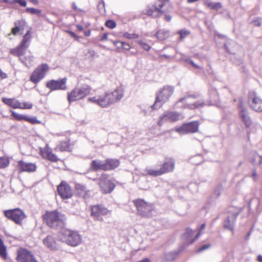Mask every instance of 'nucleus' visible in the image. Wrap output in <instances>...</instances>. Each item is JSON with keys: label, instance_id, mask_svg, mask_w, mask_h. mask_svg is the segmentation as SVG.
Masks as SVG:
<instances>
[{"label": "nucleus", "instance_id": "a211bd4d", "mask_svg": "<svg viewBox=\"0 0 262 262\" xmlns=\"http://www.w3.org/2000/svg\"><path fill=\"white\" fill-rule=\"evenodd\" d=\"M58 195L63 200L70 199L73 196V191L71 187L66 182L62 181L57 186Z\"/></svg>", "mask_w": 262, "mask_h": 262}, {"label": "nucleus", "instance_id": "b1692460", "mask_svg": "<svg viewBox=\"0 0 262 262\" xmlns=\"http://www.w3.org/2000/svg\"><path fill=\"white\" fill-rule=\"evenodd\" d=\"M14 25L15 27L12 29V33L16 35L18 32L20 31H23L24 28L25 26L26 25V22L24 19H20L16 20L14 22Z\"/></svg>", "mask_w": 262, "mask_h": 262}, {"label": "nucleus", "instance_id": "864d4df0", "mask_svg": "<svg viewBox=\"0 0 262 262\" xmlns=\"http://www.w3.org/2000/svg\"><path fill=\"white\" fill-rule=\"evenodd\" d=\"M32 104L30 102H24L23 104L21 103V107L19 108L21 109H30L32 107Z\"/></svg>", "mask_w": 262, "mask_h": 262}, {"label": "nucleus", "instance_id": "6e6552de", "mask_svg": "<svg viewBox=\"0 0 262 262\" xmlns=\"http://www.w3.org/2000/svg\"><path fill=\"white\" fill-rule=\"evenodd\" d=\"M49 70L47 63H42L37 67L31 74L30 80L34 84H37L46 76Z\"/></svg>", "mask_w": 262, "mask_h": 262}, {"label": "nucleus", "instance_id": "58836bf2", "mask_svg": "<svg viewBox=\"0 0 262 262\" xmlns=\"http://www.w3.org/2000/svg\"><path fill=\"white\" fill-rule=\"evenodd\" d=\"M249 162L252 164H261L262 157L256 152H253L252 154V158Z\"/></svg>", "mask_w": 262, "mask_h": 262}, {"label": "nucleus", "instance_id": "5fc2aeb1", "mask_svg": "<svg viewBox=\"0 0 262 262\" xmlns=\"http://www.w3.org/2000/svg\"><path fill=\"white\" fill-rule=\"evenodd\" d=\"M25 120L33 124L39 122L36 117H29L27 116H26Z\"/></svg>", "mask_w": 262, "mask_h": 262}, {"label": "nucleus", "instance_id": "412c9836", "mask_svg": "<svg viewBox=\"0 0 262 262\" xmlns=\"http://www.w3.org/2000/svg\"><path fill=\"white\" fill-rule=\"evenodd\" d=\"M40 152L43 158L52 162H57L60 161V159L48 148L40 149Z\"/></svg>", "mask_w": 262, "mask_h": 262}, {"label": "nucleus", "instance_id": "c9c22d12", "mask_svg": "<svg viewBox=\"0 0 262 262\" xmlns=\"http://www.w3.org/2000/svg\"><path fill=\"white\" fill-rule=\"evenodd\" d=\"M193 230L190 228L185 230V232L182 235V238L185 240V243L189 244L190 241L192 239Z\"/></svg>", "mask_w": 262, "mask_h": 262}, {"label": "nucleus", "instance_id": "39448f33", "mask_svg": "<svg viewBox=\"0 0 262 262\" xmlns=\"http://www.w3.org/2000/svg\"><path fill=\"white\" fill-rule=\"evenodd\" d=\"M4 214L7 219L12 221L16 225H21L23 221L27 217L24 211L19 208L5 210L4 211Z\"/></svg>", "mask_w": 262, "mask_h": 262}, {"label": "nucleus", "instance_id": "72a5a7b5", "mask_svg": "<svg viewBox=\"0 0 262 262\" xmlns=\"http://www.w3.org/2000/svg\"><path fill=\"white\" fill-rule=\"evenodd\" d=\"M118 165H92V168L95 170H104L114 169L117 167Z\"/></svg>", "mask_w": 262, "mask_h": 262}, {"label": "nucleus", "instance_id": "4d7b16f0", "mask_svg": "<svg viewBox=\"0 0 262 262\" xmlns=\"http://www.w3.org/2000/svg\"><path fill=\"white\" fill-rule=\"evenodd\" d=\"M9 162L10 161L8 157H0V164H9Z\"/></svg>", "mask_w": 262, "mask_h": 262}, {"label": "nucleus", "instance_id": "c85d7f7f", "mask_svg": "<svg viewBox=\"0 0 262 262\" xmlns=\"http://www.w3.org/2000/svg\"><path fill=\"white\" fill-rule=\"evenodd\" d=\"M56 149L60 151H71L72 150V148L70 146V141H65L61 142L56 147Z\"/></svg>", "mask_w": 262, "mask_h": 262}, {"label": "nucleus", "instance_id": "bf43d9fd", "mask_svg": "<svg viewBox=\"0 0 262 262\" xmlns=\"http://www.w3.org/2000/svg\"><path fill=\"white\" fill-rule=\"evenodd\" d=\"M188 63L191 64L193 67L195 68L202 69L201 67L196 64L191 59H187L186 60Z\"/></svg>", "mask_w": 262, "mask_h": 262}, {"label": "nucleus", "instance_id": "9b49d317", "mask_svg": "<svg viewBox=\"0 0 262 262\" xmlns=\"http://www.w3.org/2000/svg\"><path fill=\"white\" fill-rule=\"evenodd\" d=\"M200 123L198 121L185 123L181 127L176 128V131L180 134L194 133L199 129Z\"/></svg>", "mask_w": 262, "mask_h": 262}, {"label": "nucleus", "instance_id": "bb28decb", "mask_svg": "<svg viewBox=\"0 0 262 262\" xmlns=\"http://www.w3.org/2000/svg\"><path fill=\"white\" fill-rule=\"evenodd\" d=\"M183 247H180L178 250L171 252H168L165 254V258L166 261H171L173 260L177 257L178 254L183 250Z\"/></svg>", "mask_w": 262, "mask_h": 262}, {"label": "nucleus", "instance_id": "f704fd0d", "mask_svg": "<svg viewBox=\"0 0 262 262\" xmlns=\"http://www.w3.org/2000/svg\"><path fill=\"white\" fill-rule=\"evenodd\" d=\"M209 94L210 98V103L209 105H213L219 100V95L216 89H211L209 91Z\"/></svg>", "mask_w": 262, "mask_h": 262}, {"label": "nucleus", "instance_id": "603ef678", "mask_svg": "<svg viewBox=\"0 0 262 262\" xmlns=\"http://www.w3.org/2000/svg\"><path fill=\"white\" fill-rule=\"evenodd\" d=\"M210 244H206L202 246H201L197 250V252H202L203 251L210 248Z\"/></svg>", "mask_w": 262, "mask_h": 262}, {"label": "nucleus", "instance_id": "680f3d73", "mask_svg": "<svg viewBox=\"0 0 262 262\" xmlns=\"http://www.w3.org/2000/svg\"><path fill=\"white\" fill-rule=\"evenodd\" d=\"M200 235H201V232H200V231H199V232H198L196 233V234L195 235L194 237H193V238H192V239L190 241L189 244H191L193 243L195 241V240H196V239H198Z\"/></svg>", "mask_w": 262, "mask_h": 262}, {"label": "nucleus", "instance_id": "a18cd8bd", "mask_svg": "<svg viewBox=\"0 0 262 262\" xmlns=\"http://www.w3.org/2000/svg\"><path fill=\"white\" fill-rule=\"evenodd\" d=\"M11 115L14 119L17 120H25L26 116L17 114L13 111H11Z\"/></svg>", "mask_w": 262, "mask_h": 262}, {"label": "nucleus", "instance_id": "4be33fe9", "mask_svg": "<svg viewBox=\"0 0 262 262\" xmlns=\"http://www.w3.org/2000/svg\"><path fill=\"white\" fill-rule=\"evenodd\" d=\"M42 243L47 248L51 250L57 248V244L55 237L51 235H48L46 237L43 238Z\"/></svg>", "mask_w": 262, "mask_h": 262}, {"label": "nucleus", "instance_id": "6e6d98bb", "mask_svg": "<svg viewBox=\"0 0 262 262\" xmlns=\"http://www.w3.org/2000/svg\"><path fill=\"white\" fill-rule=\"evenodd\" d=\"M120 163L118 160L117 159H107L106 160L105 164H118Z\"/></svg>", "mask_w": 262, "mask_h": 262}, {"label": "nucleus", "instance_id": "338daca9", "mask_svg": "<svg viewBox=\"0 0 262 262\" xmlns=\"http://www.w3.org/2000/svg\"><path fill=\"white\" fill-rule=\"evenodd\" d=\"M0 76L2 78H5L7 77V75L5 73H3L1 69H0Z\"/></svg>", "mask_w": 262, "mask_h": 262}, {"label": "nucleus", "instance_id": "e433bc0d", "mask_svg": "<svg viewBox=\"0 0 262 262\" xmlns=\"http://www.w3.org/2000/svg\"><path fill=\"white\" fill-rule=\"evenodd\" d=\"M34 57L33 55L30 54L21 58L20 61L26 67H29L34 61Z\"/></svg>", "mask_w": 262, "mask_h": 262}, {"label": "nucleus", "instance_id": "20e7f679", "mask_svg": "<svg viewBox=\"0 0 262 262\" xmlns=\"http://www.w3.org/2000/svg\"><path fill=\"white\" fill-rule=\"evenodd\" d=\"M61 235L63 242L72 247H76L81 242V236L77 231L63 229Z\"/></svg>", "mask_w": 262, "mask_h": 262}, {"label": "nucleus", "instance_id": "a878e982", "mask_svg": "<svg viewBox=\"0 0 262 262\" xmlns=\"http://www.w3.org/2000/svg\"><path fill=\"white\" fill-rule=\"evenodd\" d=\"M75 189H76L79 195L81 196L85 199L88 197L89 191L87 190L86 187L85 185L76 183L75 184Z\"/></svg>", "mask_w": 262, "mask_h": 262}, {"label": "nucleus", "instance_id": "0e129e2a", "mask_svg": "<svg viewBox=\"0 0 262 262\" xmlns=\"http://www.w3.org/2000/svg\"><path fill=\"white\" fill-rule=\"evenodd\" d=\"M165 19L167 21H170L171 20V16L170 15L166 14Z\"/></svg>", "mask_w": 262, "mask_h": 262}, {"label": "nucleus", "instance_id": "f03ea898", "mask_svg": "<svg viewBox=\"0 0 262 262\" xmlns=\"http://www.w3.org/2000/svg\"><path fill=\"white\" fill-rule=\"evenodd\" d=\"M42 218L47 225L53 229L62 228L66 224V216L57 210L47 212Z\"/></svg>", "mask_w": 262, "mask_h": 262}, {"label": "nucleus", "instance_id": "4c0bfd02", "mask_svg": "<svg viewBox=\"0 0 262 262\" xmlns=\"http://www.w3.org/2000/svg\"><path fill=\"white\" fill-rule=\"evenodd\" d=\"M224 187L222 184H220L217 185L214 190L213 194H212L211 197L214 199H217L220 197L221 194L223 191H224Z\"/></svg>", "mask_w": 262, "mask_h": 262}, {"label": "nucleus", "instance_id": "1a4fd4ad", "mask_svg": "<svg viewBox=\"0 0 262 262\" xmlns=\"http://www.w3.org/2000/svg\"><path fill=\"white\" fill-rule=\"evenodd\" d=\"M166 4H168V0L159 1L154 5V8H147L144 13L153 17H159L164 13V11L162 10V8Z\"/></svg>", "mask_w": 262, "mask_h": 262}, {"label": "nucleus", "instance_id": "69168bd1", "mask_svg": "<svg viewBox=\"0 0 262 262\" xmlns=\"http://www.w3.org/2000/svg\"><path fill=\"white\" fill-rule=\"evenodd\" d=\"M137 262H150V260L149 258L145 257L140 261H138Z\"/></svg>", "mask_w": 262, "mask_h": 262}, {"label": "nucleus", "instance_id": "dca6fc26", "mask_svg": "<svg viewBox=\"0 0 262 262\" xmlns=\"http://www.w3.org/2000/svg\"><path fill=\"white\" fill-rule=\"evenodd\" d=\"M181 115L177 112L167 111L165 112L159 118L158 122L159 126H162L166 122H176L180 119Z\"/></svg>", "mask_w": 262, "mask_h": 262}, {"label": "nucleus", "instance_id": "774afa93", "mask_svg": "<svg viewBox=\"0 0 262 262\" xmlns=\"http://www.w3.org/2000/svg\"><path fill=\"white\" fill-rule=\"evenodd\" d=\"M257 260L259 262H262V255H260L257 257Z\"/></svg>", "mask_w": 262, "mask_h": 262}, {"label": "nucleus", "instance_id": "3c124183", "mask_svg": "<svg viewBox=\"0 0 262 262\" xmlns=\"http://www.w3.org/2000/svg\"><path fill=\"white\" fill-rule=\"evenodd\" d=\"M105 26L110 29H113L116 27V24L114 20H108L105 22Z\"/></svg>", "mask_w": 262, "mask_h": 262}, {"label": "nucleus", "instance_id": "de8ad7c7", "mask_svg": "<svg viewBox=\"0 0 262 262\" xmlns=\"http://www.w3.org/2000/svg\"><path fill=\"white\" fill-rule=\"evenodd\" d=\"M138 44L141 46V47L145 51H148L151 47L147 43L144 42L141 40H139L137 41Z\"/></svg>", "mask_w": 262, "mask_h": 262}, {"label": "nucleus", "instance_id": "393cba45", "mask_svg": "<svg viewBox=\"0 0 262 262\" xmlns=\"http://www.w3.org/2000/svg\"><path fill=\"white\" fill-rule=\"evenodd\" d=\"M2 101L5 104L13 108H19V107H21V103L14 98L3 97L2 99Z\"/></svg>", "mask_w": 262, "mask_h": 262}, {"label": "nucleus", "instance_id": "c756f323", "mask_svg": "<svg viewBox=\"0 0 262 262\" xmlns=\"http://www.w3.org/2000/svg\"><path fill=\"white\" fill-rule=\"evenodd\" d=\"M204 4L208 8L212 10H218L222 8V4L220 2H212L210 0H204Z\"/></svg>", "mask_w": 262, "mask_h": 262}, {"label": "nucleus", "instance_id": "49530a36", "mask_svg": "<svg viewBox=\"0 0 262 262\" xmlns=\"http://www.w3.org/2000/svg\"><path fill=\"white\" fill-rule=\"evenodd\" d=\"M26 10L27 12H29L31 14H36L38 15H40L41 13V11L40 10L35 9L34 8H27Z\"/></svg>", "mask_w": 262, "mask_h": 262}, {"label": "nucleus", "instance_id": "2f4dec72", "mask_svg": "<svg viewBox=\"0 0 262 262\" xmlns=\"http://www.w3.org/2000/svg\"><path fill=\"white\" fill-rule=\"evenodd\" d=\"M157 39L163 40L167 38L169 36V31L167 30L161 29L157 31L155 34Z\"/></svg>", "mask_w": 262, "mask_h": 262}, {"label": "nucleus", "instance_id": "09e8293b", "mask_svg": "<svg viewBox=\"0 0 262 262\" xmlns=\"http://www.w3.org/2000/svg\"><path fill=\"white\" fill-rule=\"evenodd\" d=\"M246 123H247V133L248 132V128H249L250 130L251 129V128L252 129H255V125L252 122L251 120L249 118H248L247 117ZM253 131L254 130H252V132H253Z\"/></svg>", "mask_w": 262, "mask_h": 262}, {"label": "nucleus", "instance_id": "2eb2a0df", "mask_svg": "<svg viewBox=\"0 0 262 262\" xmlns=\"http://www.w3.org/2000/svg\"><path fill=\"white\" fill-rule=\"evenodd\" d=\"M161 167L156 169L146 168L147 174L151 177H159L164 173L172 171L174 169V165H160Z\"/></svg>", "mask_w": 262, "mask_h": 262}, {"label": "nucleus", "instance_id": "4468645a", "mask_svg": "<svg viewBox=\"0 0 262 262\" xmlns=\"http://www.w3.org/2000/svg\"><path fill=\"white\" fill-rule=\"evenodd\" d=\"M67 79L63 78L59 80H51L46 83V87L51 91L56 90H66L67 89Z\"/></svg>", "mask_w": 262, "mask_h": 262}, {"label": "nucleus", "instance_id": "7ed1b4c3", "mask_svg": "<svg viewBox=\"0 0 262 262\" xmlns=\"http://www.w3.org/2000/svg\"><path fill=\"white\" fill-rule=\"evenodd\" d=\"M174 88L172 86L165 85L161 88L156 94L155 103L151 106L152 110L160 108L167 102L173 94Z\"/></svg>", "mask_w": 262, "mask_h": 262}, {"label": "nucleus", "instance_id": "cd10ccee", "mask_svg": "<svg viewBox=\"0 0 262 262\" xmlns=\"http://www.w3.org/2000/svg\"><path fill=\"white\" fill-rule=\"evenodd\" d=\"M36 169V165H19L18 167L19 172H32L35 171Z\"/></svg>", "mask_w": 262, "mask_h": 262}, {"label": "nucleus", "instance_id": "c03bdc74", "mask_svg": "<svg viewBox=\"0 0 262 262\" xmlns=\"http://www.w3.org/2000/svg\"><path fill=\"white\" fill-rule=\"evenodd\" d=\"M250 23L254 26L260 27L262 24V19L259 17H254Z\"/></svg>", "mask_w": 262, "mask_h": 262}, {"label": "nucleus", "instance_id": "052dcab7", "mask_svg": "<svg viewBox=\"0 0 262 262\" xmlns=\"http://www.w3.org/2000/svg\"><path fill=\"white\" fill-rule=\"evenodd\" d=\"M174 163H175V161L174 160V159H173L171 158H166V161L164 163V164H174Z\"/></svg>", "mask_w": 262, "mask_h": 262}, {"label": "nucleus", "instance_id": "ea45409f", "mask_svg": "<svg viewBox=\"0 0 262 262\" xmlns=\"http://www.w3.org/2000/svg\"><path fill=\"white\" fill-rule=\"evenodd\" d=\"M0 256L4 259L7 258L6 247L4 245V242L0 238Z\"/></svg>", "mask_w": 262, "mask_h": 262}, {"label": "nucleus", "instance_id": "79ce46f5", "mask_svg": "<svg viewBox=\"0 0 262 262\" xmlns=\"http://www.w3.org/2000/svg\"><path fill=\"white\" fill-rule=\"evenodd\" d=\"M97 8L99 12L103 15L105 13V4L104 1H101L98 3Z\"/></svg>", "mask_w": 262, "mask_h": 262}, {"label": "nucleus", "instance_id": "9d476101", "mask_svg": "<svg viewBox=\"0 0 262 262\" xmlns=\"http://www.w3.org/2000/svg\"><path fill=\"white\" fill-rule=\"evenodd\" d=\"M99 185L100 191L104 194L111 193L114 190L115 187V185L113 181L110 180L105 174L101 176L100 178Z\"/></svg>", "mask_w": 262, "mask_h": 262}, {"label": "nucleus", "instance_id": "423d86ee", "mask_svg": "<svg viewBox=\"0 0 262 262\" xmlns=\"http://www.w3.org/2000/svg\"><path fill=\"white\" fill-rule=\"evenodd\" d=\"M91 88L89 85H84L81 88H75L68 94V100L69 103L81 99L89 95Z\"/></svg>", "mask_w": 262, "mask_h": 262}, {"label": "nucleus", "instance_id": "0eeeda50", "mask_svg": "<svg viewBox=\"0 0 262 262\" xmlns=\"http://www.w3.org/2000/svg\"><path fill=\"white\" fill-rule=\"evenodd\" d=\"M134 203L136 206L138 214L144 217H148L151 216L153 209L151 204L141 199L134 200Z\"/></svg>", "mask_w": 262, "mask_h": 262}, {"label": "nucleus", "instance_id": "8fccbe9b", "mask_svg": "<svg viewBox=\"0 0 262 262\" xmlns=\"http://www.w3.org/2000/svg\"><path fill=\"white\" fill-rule=\"evenodd\" d=\"M180 39H183L190 34V32L186 29H183L179 31Z\"/></svg>", "mask_w": 262, "mask_h": 262}, {"label": "nucleus", "instance_id": "f8f14e48", "mask_svg": "<svg viewBox=\"0 0 262 262\" xmlns=\"http://www.w3.org/2000/svg\"><path fill=\"white\" fill-rule=\"evenodd\" d=\"M110 211L103 205H95L91 207L92 216L96 220L103 221V217L110 213Z\"/></svg>", "mask_w": 262, "mask_h": 262}, {"label": "nucleus", "instance_id": "e2e57ef3", "mask_svg": "<svg viewBox=\"0 0 262 262\" xmlns=\"http://www.w3.org/2000/svg\"><path fill=\"white\" fill-rule=\"evenodd\" d=\"M69 33L72 37H74L77 40H78L79 37H78L75 33L72 31H70Z\"/></svg>", "mask_w": 262, "mask_h": 262}, {"label": "nucleus", "instance_id": "5701e85b", "mask_svg": "<svg viewBox=\"0 0 262 262\" xmlns=\"http://www.w3.org/2000/svg\"><path fill=\"white\" fill-rule=\"evenodd\" d=\"M27 48L19 44L18 46L14 49L10 50V53L13 56H17L20 60L23 58V56L26 53Z\"/></svg>", "mask_w": 262, "mask_h": 262}, {"label": "nucleus", "instance_id": "7c9ffc66", "mask_svg": "<svg viewBox=\"0 0 262 262\" xmlns=\"http://www.w3.org/2000/svg\"><path fill=\"white\" fill-rule=\"evenodd\" d=\"M31 38L32 36L31 31L30 30H28L23 36V38L20 44L28 48L30 46V42Z\"/></svg>", "mask_w": 262, "mask_h": 262}, {"label": "nucleus", "instance_id": "13d9d810", "mask_svg": "<svg viewBox=\"0 0 262 262\" xmlns=\"http://www.w3.org/2000/svg\"><path fill=\"white\" fill-rule=\"evenodd\" d=\"M14 2L23 7H26L27 5V3L25 0H14Z\"/></svg>", "mask_w": 262, "mask_h": 262}, {"label": "nucleus", "instance_id": "f3484780", "mask_svg": "<svg viewBox=\"0 0 262 262\" xmlns=\"http://www.w3.org/2000/svg\"><path fill=\"white\" fill-rule=\"evenodd\" d=\"M248 101L250 107L256 112H262V99L254 92H250Z\"/></svg>", "mask_w": 262, "mask_h": 262}, {"label": "nucleus", "instance_id": "6ab92c4d", "mask_svg": "<svg viewBox=\"0 0 262 262\" xmlns=\"http://www.w3.org/2000/svg\"><path fill=\"white\" fill-rule=\"evenodd\" d=\"M16 259L18 262H37L34 255L26 249H21L18 251Z\"/></svg>", "mask_w": 262, "mask_h": 262}, {"label": "nucleus", "instance_id": "a19ab883", "mask_svg": "<svg viewBox=\"0 0 262 262\" xmlns=\"http://www.w3.org/2000/svg\"><path fill=\"white\" fill-rule=\"evenodd\" d=\"M120 44V47L124 50H129L130 49V46L129 43L120 41H114V45L117 46V44Z\"/></svg>", "mask_w": 262, "mask_h": 262}, {"label": "nucleus", "instance_id": "37998d69", "mask_svg": "<svg viewBox=\"0 0 262 262\" xmlns=\"http://www.w3.org/2000/svg\"><path fill=\"white\" fill-rule=\"evenodd\" d=\"M123 37L129 39H137L139 37V35L135 33H129L128 32H125L123 34Z\"/></svg>", "mask_w": 262, "mask_h": 262}, {"label": "nucleus", "instance_id": "ddd939ff", "mask_svg": "<svg viewBox=\"0 0 262 262\" xmlns=\"http://www.w3.org/2000/svg\"><path fill=\"white\" fill-rule=\"evenodd\" d=\"M239 213V212L236 208H230L229 211V215L227 216L224 222V227L225 228L229 229L232 232L234 231L235 221Z\"/></svg>", "mask_w": 262, "mask_h": 262}, {"label": "nucleus", "instance_id": "473e14b6", "mask_svg": "<svg viewBox=\"0 0 262 262\" xmlns=\"http://www.w3.org/2000/svg\"><path fill=\"white\" fill-rule=\"evenodd\" d=\"M245 102L243 100H241L239 102L238 105V110L241 118L244 122L246 121V112H245Z\"/></svg>", "mask_w": 262, "mask_h": 262}, {"label": "nucleus", "instance_id": "f257e3e1", "mask_svg": "<svg viewBox=\"0 0 262 262\" xmlns=\"http://www.w3.org/2000/svg\"><path fill=\"white\" fill-rule=\"evenodd\" d=\"M123 96V90L119 87L113 92H107L100 95L90 97L88 100L101 107L106 108L119 101Z\"/></svg>", "mask_w": 262, "mask_h": 262}, {"label": "nucleus", "instance_id": "aec40b11", "mask_svg": "<svg viewBox=\"0 0 262 262\" xmlns=\"http://www.w3.org/2000/svg\"><path fill=\"white\" fill-rule=\"evenodd\" d=\"M197 95H188L187 97L180 99L179 101H178L177 103H179V102H184L185 107H188L190 109L198 108L200 107H202L206 105V104L204 102L200 101H198L194 103L189 104V101H188V100L190 98L192 97L193 98H197Z\"/></svg>", "mask_w": 262, "mask_h": 262}]
</instances>
